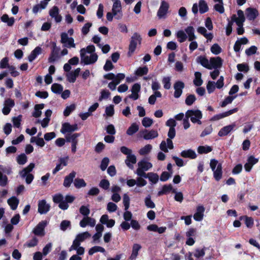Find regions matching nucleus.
Here are the masks:
<instances>
[{
	"instance_id": "nucleus-1",
	"label": "nucleus",
	"mask_w": 260,
	"mask_h": 260,
	"mask_svg": "<svg viewBox=\"0 0 260 260\" xmlns=\"http://www.w3.org/2000/svg\"><path fill=\"white\" fill-rule=\"evenodd\" d=\"M142 41V38L141 36L137 32H135L131 38L130 43L128 46V51L127 52V56L131 57L135 52L138 43L141 44Z\"/></svg>"
},
{
	"instance_id": "nucleus-2",
	"label": "nucleus",
	"mask_w": 260,
	"mask_h": 260,
	"mask_svg": "<svg viewBox=\"0 0 260 260\" xmlns=\"http://www.w3.org/2000/svg\"><path fill=\"white\" fill-rule=\"evenodd\" d=\"M185 116L187 118L190 117L191 122L193 123L202 124L200 119L202 118V113L199 110H188L186 112Z\"/></svg>"
},
{
	"instance_id": "nucleus-3",
	"label": "nucleus",
	"mask_w": 260,
	"mask_h": 260,
	"mask_svg": "<svg viewBox=\"0 0 260 260\" xmlns=\"http://www.w3.org/2000/svg\"><path fill=\"white\" fill-rule=\"evenodd\" d=\"M51 44V52L48 60V62L53 63L59 58L60 48L56 46V43L55 42H52Z\"/></svg>"
},
{
	"instance_id": "nucleus-4",
	"label": "nucleus",
	"mask_w": 260,
	"mask_h": 260,
	"mask_svg": "<svg viewBox=\"0 0 260 260\" xmlns=\"http://www.w3.org/2000/svg\"><path fill=\"white\" fill-rule=\"evenodd\" d=\"M60 42L64 44V46L67 48H75V44L74 43V39L72 38H69L68 34L66 32H62L61 34Z\"/></svg>"
},
{
	"instance_id": "nucleus-5",
	"label": "nucleus",
	"mask_w": 260,
	"mask_h": 260,
	"mask_svg": "<svg viewBox=\"0 0 260 260\" xmlns=\"http://www.w3.org/2000/svg\"><path fill=\"white\" fill-rule=\"evenodd\" d=\"M78 129L77 124L71 125L69 122H64L62 124L60 132L65 134L68 133H72Z\"/></svg>"
},
{
	"instance_id": "nucleus-6",
	"label": "nucleus",
	"mask_w": 260,
	"mask_h": 260,
	"mask_svg": "<svg viewBox=\"0 0 260 260\" xmlns=\"http://www.w3.org/2000/svg\"><path fill=\"white\" fill-rule=\"evenodd\" d=\"M47 224L46 220H42L40 222L34 229V234L37 236H43L45 235L44 229Z\"/></svg>"
},
{
	"instance_id": "nucleus-7",
	"label": "nucleus",
	"mask_w": 260,
	"mask_h": 260,
	"mask_svg": "<svg viewBox=\"0 0 260 260\" xmlns=\"http://www.w3.org/2000/svg\"><path fill=\"white\" fill-rule=\"evenodd\" d=\"M238 111V108H235L233 109L230 110L228 111L215 115L213 116L211 119L210 121H217L220 119L223 118L224 117H228L236 112H237Z\"/></svg>"
},
{
	"instance_id": "nucleus-8",
	"label": "nucleus",
	"mask_w": 260,
	"mask_h": 260,
	"mask_svg": "<svg viewBox=\"0 0 260 260\" xmlns=\"http://www.w3.org/2000/svg\"><path fill=\"white\" fill-rule=\"evenodd\" d=\"M185 87V84L183 82L181 81H177L174 84V88L175 91L174 96L175 98H179L180 97L182 93V90Z\"/></svg>"
},
{
	"instance_id": "nucleus-9",
	"label": "nucleus",
	"mask_w": 260,
	"mask_h": 260,
	"mask_svg": "<svg viewBox=\"0 0 260 260\" xmlns=\"http://www.w3.org/2000/svg\"><path fill=\"white\" fill-rule=\"evenodd\" d=\"M237 15L238 17H236V15L234 14L231 17V19L234 22H235L238 26H243V22L245 20V18L244 15V13L241 10H239L237 11Z\"/></svg>"
},
{
	"instance_id": "nucleus-10",
	"label": "nucleus",
	"mask_w": 260,
	"mask_h": 260,
	"mask_svg": "<svg viewBox=\"0 0 260 260\" xmlns=\"http://www.w3.org/2000/svg\"><path fill=\"white\" fill-rule=\"evenodd\" d=\"M90 237L91 235L88 232H85L82 233H80L76 236V238L73 241L72 244H80L81 242H84L85 240L90 238Z\"/></svg>"
},
{
	"instance_id": "nucleus-11",
	"label": "nucleus",
	"mask_w": 260,
	"mask_h": 260,
	"mask_svg": "<svg viewBox=\"0 0 260 260\" xmlns=\"http://www.w3.org/2000/svg\"><path fill=\"white\" fill-rule=\"evenodd\" d=\"M50 206L47 204L46 200H42L39 201L38 203V212L41 214L47 213L50 210Z\"/></svg>"
},
{
	"instance_id": "nucleus-12",
	"label": "nucleus",
	"mask_w": 260,
	"mask_h": 260,
	"mask_svg": "<svg viewBox=\"0 0 260 260\" xmlns=\"http://www.w3.org/2000/svg\"><path fill=\"white\" fill-rule=\"evenodd\" d=\"M222 58L219 56L211 57L210 59L211 70L213 68L215 69L220 68L222 65Z\"/></svg>"
},
{
	"instance_id": "nucleus-13",
	"label": "nucleus",
	"mask_w": 260,
	"mask_h": 260,
	"mask_svg": "<svg viewBox=\"0 0 260 260\" xmlns=\"http://www.w3.org/2000/svg\"><path fill=\"white\" fill-rule=\"evenodd\" d=\"M258 14V11L256 8H248L246 10V17L250 21L254 20Z\"/></svg>"
},
{
	"instance_id": "nucleus-14",
	"label": "nucleus",
	"mask_w": 260,
	"mask_h": 260,
	"mask_svg": "<svg viewBox=\"0 0 260 260\" xmlns=\"http://www.w3.org/2000/svg\"><path fill=\"white\" fill-rule=\"evenodd\" d=\"M169 8V5L168 3L165 1H162L157 11V16L159 18L165 17L168 12Z\"/></svg>"
},
{
	"instance_id": "nucleus-15",
	"label": "nucleus",
	"mask_w": 260,
	"mask_h": 260,
	"mask_svg": "<svg viewBox=\"0 0 260 260\" xmlns=\"http://www.w3.org/2000/svg\"><path fill=\"white\" fill-rule=\"evenodd\" d=\"M142 133L143 134V138L145 140H150L155 138L158 137V134L156 131L151 129L148 131L147 129H144Z\"/></svg>"
},
{
	"instance_id": "nucleus-16",
	"label": "nucleus",
	"mask_w": 260,
	"mask_h": 260,
	"mask_svg": "<svg viewBox=\"0 0 260 260\" xmlns=\"http://www.w3.org/2000/svg\"><path fill=\"white\" fill-rule=\"evenodd\" d=\"M76 175V172L72 171L68 175L66 176L64 179L63 185L66 187H69L73 181Z\"/></svg>"
},
{
	"instance_id": "nucleus-17",
	"label": "nucleus",
	"mask_w": 260,
	"mask_h": 260,
	"mask_svg": "<svg viewBox=\"0 0 260 260\" xmlns=\"http://www.w3.org/2000/svg\"><path fill=\"white\" fill-rule=\"evenodd\" d=\"M205 208L203 206H199L197 208V212L193 215V218L196 221H200L203 220Z\"/></svg>"
},
{
	"instance_id": "nucleus-18",
	"label": "nucleus",
	"mask_w": 260,
	"mask_h": 260,
	"mask_svg": "<svg viewBox=\"0 0 260 260\" xmlns=\"http://www.w3.org/2000/svg\"><path fill=\"white\" fill-rule=\"evenodd\" d=\"M235 126V124L224 126L219 131L218 135L219 137H223L228 135L233 129Z\"/></svg>"
},
{
	"instance_id": "nucleus-19",
	"label": "nucleus",
	"mask_w": 260,
	"mask_h": 260,
	"mask_svg": "<svg viewBox=\"0 0 260 260\" xmlns=\"http://www.w3.org/2000/svg\"><path fill=\"white\" fill-rule=\"evenodd\" d=\"M196 61L198 63L201 64L204 68L209 70H211L210 61H209L208 59L206 58V56L200 55L197 58Z\"/></svg>"
},
{
	"instance_id": "nucleus-20",
	"label": "nucleus",
	"mask_w": 260,
	"mask_h": 260,
	"mask_svg": "<svg viewBox=\"0 0 260 260\" xmlns=\"http://www.w3.org/2000/svg\"><path fill=\"white\" fill-rule=\"evenodd\" d=\"M42 53V48L41 47H36L28 56V60L29 62H32L39 55Z\"/></svg>"
},
{
	"instance_id": "nucleus-21",
	"label": "nucleus",
	"mask_w": 260,
	"mask_h": 260,
	"mask_svg": "<svg viewBox=\"0 0 260 260\" xmlns=\"http://www.w3.org/2000/svg\"><path fill=\"white\" fill-rule=\"evenodd\" d=\"M180 155L184 158H189L190 159H195L197 157V154L195 151L191 149L183 150Z\"/></svg>"
},
{
	"instance_id": "nucleus-22",
	"label": "nucleus",
	"mask_w": 260,
	"mask_h": 260,
	"mask_svg": "<svg viewBox=\"0 0 260 260\" xmlns=\"http://www.w3.org/2000/svg\"><path fill=\"white\" fill-rule=\"evenodd\" d=\"M137 162L136 156L132 153L126 156V159L125 160V163L126 166L130 169H133V164H136Z\"/></svg>"
},
{
	"instance_id": "nucleus-23",
	"label": "nucleus",
	"mask_w": 260,
	"mask_h": 260,
	"mask_svg": "<svg viewBox=\"0 0 260 260\" xmlns=\"http://www.w3.org/2000/svg\"><path fill=\"white\" fill-rule=\"evenodd\" d=\"M98 55L96 53H93L89 56H86L83 63L85 65L92 64L94 63L98 60Z\"/></svg>"
},
{
	"instance_id": "nucleus-24",
	"label": "nucleus",
	"mask_w": 260,
	"mask_h": 260,
	"mask_svg": "<svg viewBox=\"0 0 260 260\" xmlns=\"http://www.w3.org/2000/svg\"><path fill=\"white\" fill-rule=\"evenodd\" d=\"M222 164L219 163L217 166L216 169L213 171V176L215 180L217 181H219L222 176Z\"/></svg>"
},
{
	"instance_id": "nucleus-25",
	"label": "nucleus",
	"mask_w": 260,
	"mask_h": 260,
	"mask_svg": "<svg viewBox=\"0 0 260 260\" xmlns=\"http://www.w3.org/2000/svg\"><path fill=\"white\" fill-rule=\"evenodd\" d=\"M171 191H172L173 192H176L175 190L173 189L172 185L171 184H166L162 187L161 190L158 192L157 195L158 196H161L164 194H166L169 193Z\"/></svg>"
},
{
	"instance_id": "nucleus-26",
	"label": "nucleus",
	"mask_w": 260,
	"mask_h": 260,
	"mask_svg": "<svg viewBox=\"0 0 260 260\" xmlns=\"http://www.w3.org/2000/svg\"><path fill=\"white\" fill-rule=\"evenodd\" d=\"M45 107L44 104H36L34 107L35 111L32 113V116L35 118H39L42 115L41 111Z\"/></svg>"
},
{
	"instance_id": "nucleus-27",
	"label": "nucleus",
	"mask_w": 260,
	"mask_h": 260,
	"mask_svg": "<svg viewBox=\"0 0 260 260\" xmlns=\"http://www.w3.org/2000/svg\"><path fill=\"white\" fill-rule=\"evenodd\" d=\"M35 164L30 163L27 167L23 169L19 172V174L21 177L23 178H24L27 174H30V172L32 171L33 169L35 168Z\"/></svg>"
},
{
	"instance_id": "nucleus-28",
	"label": "nucleus",
	"mask_w": 260,
	"mask_h": 260,
	"mask_svg": "<svg viewBox=\"0 0 260 260\" xmlns=\"http://www.w3.org/2000/svg\"><path fill=\"white\" fill-rule=\"evenodd\" d=\"M1 19L3 22L6 23L8 26H12L15 23V18L14 17L10 18L7 14L3 15Z\"/></svg>"
},
{
	"instance_id": "nucleus-29",
	"label": "nucleus",
	"mask_w": 260,
	"mask_h": 260,
	"mask_svg": "<svg viewBox=\"0 0 260 260\" xmlns=\"http://www.w3.org/2000/svg\"><path fill=\"white\" fill-rule=\"evenodd\" d=\"M8 204L13 210H15L19 204V200L15 197H12L8 200Z\"/></svg>"
},
{
	"instance_id": "nucleus-30",
	"label": "nucleus",
	"mask_w": 260,
	"mask_h": 260,
	"mask_svg": "<svg viewBox=\"0 0 260 260\" xmlns=\"http://www.w3.org/2000/svg\"><path fill=\"white\" fill-rule=\"evenodd\" d=\"M186 33L188 36V41H192L196 39V37L194 35V29L192 26H189L185 29Z\"/></svg>"
},
{
	"instance_id": "nucleus-31",
	"label": "nucleus",
	"mask_w": 260,
	"mask_h": 260,
	"mask_svg": "<svg viewBox=\"0 0 260 260\" xmlns=\"http://www.w3.org/2000/svg\"><path fill=\"white\" fill-rule=\"evenodd\" d=\"M199 11L201 14H204L209 10L207 3L205 0H200L199 2Z\"/></svg>"
},
{
	"instance_id": "nucleus-32",
	"label": "nucleus",
	"mask_w": 260,
	"mask_h": 260,
	"mask_svg": "<svg viewBox=\"0 0 260 260\" xmlns=\"http://www.w3.org/2000/svg\"><path fill=\"white\" fill-rule=\"evenodd\" d=\"M113 2L112 11L114 13V14H117L118 13L121 11V2L119 0H115Z\"/></svg>"
},
{
	"instance_id": "nucleus-33",
	"label": "nucleus",
	"mask_w": 260,
	"mask_h": 260,
	"mask_svg": "<svg viewBox=\"0 0 260 260\" xmlns=\"http://www.w3.org/2000/svg\"><path fill=\"white\" fill-rule=\"evenodd\" d=\"M138 165L139 168H142L145 171H148L152 167V165L151 162L146 161L145 160L140 161Z\"/></svg>"
},
{
	"instance_id": "nucleus-34",
	"label": "nucleus",
	"mask_w": 260,
	"mask_h": 260,
	"mask_svg": "<svg viewBox=\"0 0 260 260\" xmlns=\"http://www.w3.org/2000/svg\"><path fill=\"white\" fill-rule=\"evenodd\" d=\"M141 248V245H134L132 253L131 256H129V259L131 260L135 259L138 255V251Z\"/></svg>"
},
{
	"instance_id": "nucleus-35",
	"label": "nucleus",
	"mask_w": 260,
	"mask_h": 260,
	"mask_svg": "<svg viewBox=\"0 0 260 260\" xmlns=\"http://www.w3.org/2000/svg\"><path fill=\"white\" fill-rule=\"evenodd\" d=\"M212 150V148L209 146H200L198 147L197 151L199 154H207Z\"/></svg>"
},
{
	"instance_id": "nucleus-36",
	"label": "nucleus",
	"mask_w": 260,
	"mask_h": 260,
	"mask_svg": "<svg viewBox=\"0 0 260 260\" xmlns=\"http://www.w3.org/2000/svg\"><path fill=\"white\" fill-rule=\"evenodd\" d=\"M148 73V68L147 66H144L143 67H139L137 69V70L135 71V75L141 77L144 75H147Z\"/></svg>"
},
{
	"instance_id": "nucleus-37",
	"label": "nucleus",
	"mask_w": 260,
	"mask_h": 260,
	"mask_svg": "<svg viewBox=\"0 0 260 260\" xmlns=\"http://www.w3.org/2000/svg\"><path fill=\"white\" fill-rule=\"evenodd\" d=\"M139 129V126L136 123H133L128 128L126 131V134L128 135L132 136L136 133Z\"/></svg>"
},
{
	"instance_id": "nucleus-38",
	"label": "nucleus",
	"mask_w": 260,
	"mask_h": 260,
	"mask_svg": "<svg viewBox=\"0 0 260 260\" xmlns=\"http://www.w3.org/2000/svg\"><path fill=\"white\" fill-rule=\"evenodd\" d=\"M194 76L193 84L197 86H200L203 84V80L201 78L202 74L199 72H196L194 73Z\"/></svg>"
},
{
	"instance_id": "nucleus-39",
	"label": "nucleus",
	"mask_w": 260,
	"mask_h": 260,
	"mask_svg": "<svg viewBox=\"0 0 260 260\" xmlns=\"http://www.w3.org/2000/svg\"><path fill=\"white\" fill-rule=\"evenodd\" d=\"M80 245H72L70 250H76L77 254L78 256L83 255L84 253L85 250L83 247L79 246Z\"/></svg>"
},
{
	"instance_id": "nucleus-40",
	"label": "nucleus",
	"mask_w": 260,
	"mask_h": 260,
	"mask_svg": "<svg viewBox=\"0 0 260 260\" xmlns=\"http://www.w3.org/2000/svg\"><path fill=\"white\" fill-rule=\"evenodd\" d=\"M51 90L54 93L60 94L63 91V87L61 84L54 83L51 86Z\"/></svg>"
},
{
	"instance_id": "nucleus-41",
	"label": "nucleus",
	"mask_w": 260,
	"mask_h": 260,
	"mask_svg": "<svg viewBox=\"0 0 260 260\" xmlns=\"http://www.w3.org/2000/svg\"><path fill=\"white\" fill-rule=\"evenodd\" d=\"M74 186L76 188H80L86 186V183L83 179L76 178L74 182Z\"/></svg>"
},
{
	"instance_id": "nucleus-42",
	"label": "nucleus",
	"mask_w": 260,
	"mask_h": 260,
	"mask_svg": "<svg viewBox=\"0 0 260 260\" xmlns=\"http://www.w3.org/2000/svg\"><path fill=\"white\" fill-rule=\"evenodd\" d=\"M147 178L152 183L156 184L159 180V176L156 173L149 172L148 173Z\"/></svg>"
},
{
	"instance_id": "nucleus-43",
	"label": "nucleus",
	"mask_w": 260,
	"mask_h": 260,
	"mask_svg": "<svg viewBox=\"0 0 260 260\" xmlns=\"http://www.w3.org/2000/svg\"><path fill=\"white\" fill-rule=\"evenodd\" d=\"M152 147L150 144H147L139 150V154L141 155H144L149 153L151 150Z\"/></svg>"
},
{
	"instance_id": "nucleus-44",
	"label": "nucleus",
	"mask_w": 260,
	"mask_h": 260,
	"mask_svg": "<svg viewBox=\"0 0 260 260\" xmlns=\"http://www.w3.org/2000/svg\"><path fill=\"white\" fill-rule=\"evenodd\" d=\"M145 206L148 208H154L155 205L154 203L151 200V196L150 195L147 196L144 200Z\"/></svg>"
},
{
	"instance_id": "nucleus-45",
	"label": "nucleus",
	"mask_w": 260,
	"mask_h": 260,
	"mask_svg": "<svg viewBox=\"0 0 260 260\" xmlns=\"http://www.w3.org/2000/svg\"><path fill=\"white\" fill-rule=\"evenodd\" d=\"M236 96H237V95L228 96L226 97L224 99V100L222 102H221V103L220 104V106L221 107H225L228 104H231L232 102V101L234 100V99L235 98H236Z\"/></svg>"
},
{
	"instance_id": "nucleus-46",
	"label": "nucleus",
	"mask_w": 260,
	"mask_h": 260,
	"mask_svg": "<svg viewBox=\"0 0 260 260\" xmlns=\"http://www.w3.org/2000/svg\"><path fill=\"white\" fill-rule=\"evenodd\" d=\"M27 160V157L24 153H21L17 157V162L19 165H24Z\"/></svg>"
},
{
	"instance_id": "nucleus-47",
	"label": "nucleus",
	"mask_w": 260,
	"mask_h": 260,
	"mask_svg": "<svg viewBox=\"0 0 260 260\" xmlns=\"http://www.w3.org/2000/svg\"><path fill=\"white\" fill-rule=\"evenodd\" d=\"M176 36L178 39V41L180 43L184 42L186 41L187 37L185 33L183 30H179L176 34Z\"/></svg>"
},
{
	"instance_id": "nucleus-48",
	"label": "nucleus",
	"mask_w": 260,
	"mask_h": 260,
	"mask_svg": "<svg viewBox=\"0 0 260 260\" xmlns=\"http://www.w3.org/2000/svg\"><path fill=\"white\" fill-rule=\"evenodd\" d=\"M210 50L211 52L215 55H218L222 51L221 48L216 43L211 46Z\"/></svg>"
},
{
	"instance_id": "nucleus-49",
	"label": "nucleus",
	"mask_w": 260,
	"mask_h": 260,
	"mask_svg": "<svg viewBox=\"0 0 260 260\" xmlns=\"http://www.w3.org/2000/svg\"><path fill=\"white\" fill-rule=\"evenodd\" d=\"M75 108L76 105L74 104H72L69 106H67L63 111L64 116L66 117L69 116Z\"/></svg>"
},
{
	"instance_id": "nucleus-50",
	"label": "nucleus",
	"mask_w": 260,
	"mask_h": 260,
	"mask_svg": "<svg viewBox=\"0 0 260 260\" xmlns=\"http://www.w3.org/2000/svg\"><path fill=\"white\" fill-rule=\"evenodd\" d=\"M104 251L105 249L104 248L100 246H95L92 247L89 250L88 254L89 255H91L97 252H103Z\"/></svg>"
},
{
	"instance_id": "nucleus-51",
	"label": "nucleus",
	"mask_w": 260,
	"mask_h": 260,
	"mask_svg": "<svg viewBox=\"0 0 260 260\" xmlns=\"http://www.w3.org/2000/svg\"><path fill=\"white\" fill-rule=\"evenodd\" d=\"M162 82L164 84V87L166 89H169L171 88V77H165L162 80Z\"/></svg>"
},
{
	"instance_id": "nucleus-52",
	"label": "nucleus",
	"mask_w": 260,
	"mask_h": 260,
	"mask_svg": "<svg viewBox=\"0 0 260 260\" xmlns=\"http://www.w3.org/2000/svg\"><path fill=\"white\" fill-rule=\"evenodd\" d=\"M71 227L70 221L67 220H62L60 224V229L63 231H65L68 228Z\"/></svg>"
},
{
	"instance_id": "nucleus-53",
	"label": "nucleus",
	"mask_w": 260,
	"mask_h": 260,
	"mask_svg": "<svg viewBox=\"0 0 260 260\" xmlns=\"http://www.w3.org/2000/svg\"><path fill=\"white\" fill-rule=\"evenodd\" d=\"M8 179L7 176L4 175L0 171V186L4 187L8 184Z\"/></svg>"
},
{
	"instance_id": "nucleus-54",
	"label": "nucleus",
	"mask_w": 260,
	"mask_h": 260,
	"mask_svg": "<svg viewBox=\"0 0 260 260\" xmlns=\"http://www.w3.org/2000/svg\"><path fill=\"white\" fill-rule=\"evenodd\" d=\"M237 69L240 72H243L244 73L247 72L249 70V66L246 63H239L237 66Z\"/></svg>"
},
{
	"instance_id": "nucleus-55",
	"label": "nucleus",
	"mask_w": 260,
	"mask_h": 260,
	"mask_svg": "<svg viewBox=\"0 0 260 260\" xmlns=\"http://www.w3.org/2000/svg\"><path fill=\"white\" fill-rule=\"evenodd\" d=\"M196 100V98L194 94L188 95L185 99V104L187 106H191Z\"/></svg>"
},
{
	"instance_id": "nucleus-56",
	"label": "nucleus",
	"mask_w": 260,
	"mask_h": 260,
	"mask_svg": "<svg viewBox=\"0 0 260 260\" xmlns=\"http://www.w3.org/2000/svg\"><path fill=\"white\" fill-rule=\"evenodd\" d=\"M10 66L9 64V58L7 57L3 58L0 61L1 69H8Z\"/></svg>"
},
{
	"instance_id": "nucleus-57",
	"label": "nucleus",
	"mask_w": 260,
	"mask_h": 260,
	"mask_svg": "<svg viewBox=\"0 0 260 260\" xmlns=\"http://www.w3.org/2000/svg\"><path fill=\"white\" fill-rule=\"evenodd\" d=\"M79 212L82 215L88 217V215L90 213V210L88 207L83 205L80 207Z\"/></svg>"
},
{
	"instance_id": "nucleus-58",
	"label": "nucleus",
	"mask_w": 260,
	"mask_h": 260,
	"mask_svg": "<svg viewBox=\"0 0 260 260\" xmlns=\"http://www.w3.org/2000/svg\"><path fill=\"white\" fill-rule=\"evenodd\" d=\"M215 83L214 81H209L207 84V89L209 93L214 92L215 89Z\"/></svg>"
},
{
	"instance_id": "nucleus-59",
	"label": "nucleus",
	"mask_w": 260,
	"mask_h": 260,
	"mask_svg": "<svg viewBox=\"0 0 260 260\" xmlns=\"http://www.w3.org/2000/svg\"><path fill=\"white\" fill-rule=\"evenodd\" d=\"M142 123L145 127H148L152 124L153 120L149 117H144L142 121Z\"/></svg>"
},
{
	"instance_id": "nucleus-60",
	"label": "nucleus",
	"mask_w": 260,
	"mask_h": 260,
	"mask_svg": "<svg viewBox=\"0 0 260 260\" xmlns=\"http://www.w3.org/2000/svg\"><path fill=\"white\" fill-rule=\"evenodd\" d=\"M22 115H19L17 117H14L12 119L13 125L16 127H19L21 125Z\"/></svg>"
},
{
	"instance_id": "nucleus-61",
	"label": "nucleus",
	"mask_w": 260,
	"mask_h": 260,
	"mask_svg": "<svg viewBox=\"0 0 260 260\" xmlns=\"http://www.w3.org/2000/svg\"><path fill=\"white\" fill-rule=\"evenodd\" d=\"M257 48L255 46H251L249 48L246 49L245 53L247 56H251L256 53Z\"/></svg>"
},
{
	"instance_id": "nucleus-62",
	"label": "nucleus",
	"mask_w": 260,
	"mask_h": 260,
	"mask_svg": "<svg viewBox=\"0 0 260 260\" xmlns=\"http://www.w3.org/2000/svg\"><path fill=\"white\" fill-rule=\"evenodd\" d=\"M109 158L107 157H104L102 160V161H101V165H100V168L101 169L104 171H105L108 165H109Z\"/></svg>"
},
{
	"instance_id": "nucleus-63",
	"label": "nucleus",
	"mask_w": 260,
	"mask_h": 260,
	"mask_svg": "<svg viewBox=\"0 0 260 260\" xmlns=\"http://www.w3.org/2000/svg\"><path fill=\"white\" fill-rule=\"evenodd\" d=\"M130 199L128 196L124 194L123 197V203L124 206V210H127L129 207Z\"/></svg>"
},
{
	"instance_id": "nucleus-64",
	"label": "nucleus",
	"mask_w": 260,
	"mask_h": 260,
	"mask_svg": "<svg viewBox=\"0 0 260 260\" xmlns=\"http://www.w3.org/2000/svg\"><path fill=\"white\" fill-rule=\"evenodd\" d=\"M99 186L103 189L107 190L110 186L109 181L107 179H102L100 182Z\"/></svg>"
}]
</instances>
